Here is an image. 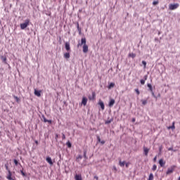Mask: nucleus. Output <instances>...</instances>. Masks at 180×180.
Segmentation results:
<instances>
[{"label":"nucleus","instance_id":"obj_18","mask_svg":"<svg viewBox=\"0 0 180 180\" xmlns=\"http://www.w3.org/2000/svg\"><path fill=\"white\" fill-rule=\"evenodd\" d=\"M82 160V155H79L77 157V158H76L77 162H79V160Z\"/></svg>","mask_w":180,"mask_h":180},{"label":"nucleus","instance_id":"obj_50","mask_svg":"<svg viewBox=\"0 0 180 180\" xmlns=\"http://www.w3.org/2000/svg\"><path fill=\"white\" fill-rule=\"evenodd\" d=\"M47 122L51 124V120H48Z\"/></svg>","mask_w":180,"mask_h":180},{"label":"nucleus","instance_id":"obj_4","mask_svg":"<svg viewBox=\"0 0 180 180\" xmlns=\"http://www.w3.org/2000/svg\"><path fill=\"white\" fill-rule=\"evenodd\" d=\"M175 170V166H172L170 168H169L166 172L167 175H169L170 174H172L174 171Z\"/></svg>","mask_w":180,"mask_h":180},{"label":"nucleus","instance_id":"obj_38","mask_svg":"<svg viewBox=\"0 0 180 180\" xmlns=\"http://www.w3.org/2000/svg\"><path fill=\"white\" fill-rule=\"evenodd\" d=\"M14 98H15L16 102H19V101H20V99H19V98H18V96H14Z\"/></svg>","mask_w":180,"mask_h":180},{"label":"nucleus","instance_id":"obj_45","mask_svg":"<svg viewBox=\"0 0 180 180\" xmlns=\"http://www.w3.org/2000/svg\"><path fill=\"white\" fill-rule=\"evenodd\" d=\"M94 179L98 180L99 177H98V176H94Z\"/></svg>","mask_w":180,"mask_h":180},{"label":"nucleus","instance_id":"obj_11","mask_svg":"<svg viewBox=\"0 0 180 180\" xmlns=\"http://www.w3.org/2000/svg\"><path fill=\"white\" fill-rule=\"evenodd\" d=\"M46 160V162L49 164V165H53V160H51V158L47 157Z\"/></svg>","mask_w":180,"mask_h":180},{"label":"nucleus","instance_id":"obj_22","mask_svg":"<svg viewBox=\"0 0 180 180\" xmlns=\"http://www.w3.org/2000/svg\"><path fill=\"white\" fill-rule=\"evenodd\" d=\"M97 140L98 143H101V144H105V141H101V137L97 136Z\"/></svg>","mask_w":180,"mask_h":180},{"label":"nucleus","instance_id":"obj_32","mask_svg":"<svg viewBox=\"0 0 180 180\" xmlns=\"http://www.w3.org/2000/svg\"><path fill=\"white\" fill-rule=\"evenodd\" d=\"M142 105H147V100H141Z\"/></svg>","mask_w":180,"mask_h":180},{"label":"nucleus","instance_id":"obj_33","mask_svg":"<svg viewBox=\"0 0 180 180\" xmlns=\"http://www.w3.org/2000/svg\"><path fill=\"white\" fill-rule=\"evenodd\" d=\"M20 173L22 175V176H26V173H25L23 170H20Z\"/></svg>","mask_w":180,"mask_h":180},{"label":"nucleus","instance_id":"obj_47","mask_svg":"<svg viewBox=\"0 0 180 180\" xmlns=\"http://www.w3.org/2000/svg\"><path fill=\"white\" fill-rule=\"evenodd\" d=\"M132 122L134 123V122H136V118H132Z\"/></svg>","mask_w":180,"mask_h":180},{"label":"nucleus","instance_id":"obj_27","mask_svg":"<svg viewBox=\"0 0 180 180\" xmlns=\"http://www.w3.org/2000/svg\"><path fill=\"white\" fill-rule=\"evenodd\" d=\"M119 164L121 167H124V164H126V162H124V161L122 162V160H120Z\"/></svg>","mask_w":180,"mask_h":180},{"label":"nucleus","instance_id":"obj_48","mask_svg":"<svg viewBox=\"0 0 180 180\" xmlns=\"http://www.w3.org/2000/svg\"><path fill=\"white\" fill-rule=\"evenodd\" d=\"M57 139H58V134L56 135V140H57Z\"/></svg>","mask_w":180,"mask_h":180},{"label":"nucleus","instance_id":"obj_6","mask_svg":"<svg viewBox=\"0 0 180 180\" xmlns=\"http://www.w3.org/2000/svg\"><path fill=\"white\" fill-rule=\"evenodd\" d=\"M8 174L7 175L6 178L8 180H15V177H12V172L11 170H8Z\"/></svg>","mask_w":180,"mask_h":180},{"label":"nucleus","instance_id":"obj_3","mask_svg":"<svg viewBox=\"0 0 180 180\" xmlns=\"http://www.w3.org/2000/svg\"><path fill=\"white\" fill-rule=\"evenodd\" d=\"M178 8H179V4L176 3V4H171L169 5V9L170 11H175V9H178Z\"/></svg>","mask_w":180,"mask_h":180},{"label":"nucleus","instance_id":"obj_34","mask_svg":"<svg viewBox=\"0 0 180 180\" xmlns=\"http://www.w3.org/2000/svg\"><path fill=\"white\" fill-rule=\"evenodd\" d=\"M135 92H136L137 95H140V91H139V89H136Z\"/></svg>","mask_w":180,"mask_h":180},{"label":"nucleus","instance_id":"obj_21","mask_svg":"<svg viewBox=\"0 0 180 180\" xmlns=\"http://www.w3.org/2000/svg\"><path fill=\"white\" fill-rule=\"evenodd\" d=\"M148 180H154V174H153V173H150V174Z\"/></svg>","mask_w":180,"mask_h":180},{"label":"nucleus","instance_id":"obj_5","mask_svg":"<svg viewBox=\"0 0 180 180\" xmlns=\"http://www.w3.org/2000/svg\"><path fill=\"white\" fill-rule=\"evenodd\" d=\"M143 149L144 155H146V157H147V155H148V153H150V148H148L146 146H143Z\"/></svg>","mask_w":180,"mask_h":180},{"label":"nucleus","instance_id":"obj_1","mask_svg":"<svg viewBox=\"0 0 180 180\" xmlns=\"http://www.w3.org/2000/svg\"><path fill=\"white\" fill-rule=\"evenodd\" d=\"M83 45V53H87L88 52V45H86V39L85 37L82 38L81 39V44H77V47H79V46Z\"/></svg>","mask_w":180,"mask_h":180},{"label":"nucleus","instance_id":"obj_15","mask_svg":"<svg viewBox=\"0 0 180 180\" xmlns=\"http://www.w3.org/2000/svg\"><path fill=\"white\" fill-rule=\"evenodd\" d=\"M113 105H115V99H110V101L109 102L110 108H112V106H113Z\"/></svg>","mask_w":180,"mask_h":180},{"label":"nucleus","instance_id":"obj_19","mask_svg":"<svg viewBox=\"0 0 180 180\" xmlns=\"http://www.w3.org/2000/svg\"><path fill=\"white\" fill-rule=\"evenodd\" d=\"M128 57H131V58H135L136 53H129Z\"/></svg>","mask_w":180,"mask_h":180},{"label":"nucleus","instance_id":"obj_20","mask_svg":"<svg viewBox=\"0 0 180 180\" xmlns=\"http://www.w3.org/2000/svg\"><path fill=\"white\" fill-rule=\"evenodd\" d=\"M168 129H172V130H175V122H173L172 126L169 127Z\"/></svg>","mask_w":180,"mask_h":180},{"label":"nucleus","instance_id":"obj_24","mask_svg":"<svg viewBox=\"0 0 180 180\" xmlns=\"http://www.w3.org/2000/svg\"><path fill=\"white\" fill-rule=\"evenodd\" d=\"M115 86V83L112 82L108 85V89H111V88H113Z\"/></svg>","mask_w":180,"mask_h":180},{"label":"nucleus","instance_id":"obj_44","mask_svg":"<svg viewBox=\"0 0 180 180\" xmlns=\"http://www.w3.org/2000/svg\"><path fill=\"white\" fill-rule=\"evenodd\" d=\"M153 161L154 162H155L157 161V156H155L154 158H153Z\"/></svg>","mask_w":180,"mask_h":180},{"label":"nucleus","instance_id":"obj_29","mask_svg":"<svg viewBox=\"0 0 180 180\" xmlns=\"http://www.w3.org/2000/svg\"><path fill=\"white\" fill-rule=\"evenodd\" d=\"M66 146H68V148H71V147H72L71 142L68 141V142L66 143Z\"/></svg>","mask_w":180,"mask_h":180},{"label":"nucleus","instance_id":"obj_7","mask_svg":"<svg viewBox=\"0 0 180 180\" xmlns=\"http://www.w3.org/2000/svg\"><path fill=\"white\" fill-rule=\"evenodd\" d=\"M34 95H36V96H38L39 98H40V96H41V90H37L34 89Z\"/></svg>","mask_w":180,"mask_h":180},{"label":"nucleus","instance_id":"obj_41","mask_svg":"<svg viewBox=\"0 0 180 180\" xmlns=\"http://www.w3.org/2000/svg\"><path fill=\"white\" fill-rule=\"evenodd\" d=\"M129 165H130V163H129V162L126 163V164H125L126 168H129Z\"/></svg>","mask_w":180,"mask_h":180},{"label":"nucleus","instance_id":"obj_51","mask_svg":"<svg viewBox=\"0 0 180 180\" xmlns=\"http://www.w3.org/2000/svg\"><path fill=\"white\" fill-rule=\"evenodd\" d=\"M35 143L39 144V142L37 141H35Z\"/></svg>","mask_w":180,"mask_h":180},{"label":"nucleus","instance_id":"obj_10","mask_svg":"<svg viewBox=\"0 0 180 180\" xmlns=\"http://www.w3.org/2000/svg\"><path fill=\"white\" fill-rule=\"evenodd\" d=\"M65 50H67L68 51H71V47L70 46V43L66 42L65 44Z\"/></svg>","mask_w":180,"mask_h":180},{"label":"nucleus","instance_id":"obj_31","mask_svg":"<svg viewBox=\"0 0 180 180\" xmlns=\"http://www.w3.org/2000/svg\"><path fill=\"white\" fill-rule=\"evenodd\" d=\"M142 64H143V65H144V68H146V67H147V62H146L145 60L142 61Z\"/></svg>","mask_w":180,"mask_h":180},{"label":"nucleus","instance_id":"obj_46","mask_svg":"<svg viewBox=\"0 0 180 180\" xmlns=\"http://www.w3.org/2000/svg\"><path fill=\"white\" fill-rule=\"evenodd\" d=\"M47 121H48V120H46V118H44V122L45 123H47Z\"/></svg>","mask_w":180,"mask_h":180},{"label":"nucleus","instance_id":"obj_39","mask_svg":"<svg viewBox=\"0 0 180 180\" xmlns=\"http://www.w3.org/2000/svg\"><path fill=\"white\" fill-rule=\"evenodd\" d=\"M62 140H65V134H62Z\"/></svg>","mask_w":180,"mask_h":180},{"label":"nucleus","instance_id":"obj_13","mask_svg":"<svg viewBox=\"0 0 180 180\" xmlns=\"http://www.w3.org/2000/svg\"><path fill=\"white\" fill-rule=\"evenodd\" d=\"M75 180H82V176L81 174H76L75 176Z\"/></svg>","mask_w":180,"mask_h":180},{"label":"nucleus","instance_id":"obj_17","mask_svg":"<svg viewBox=\"0 0 180 180\" xmlns=\"http://www.w3.org/2000/svg\"><path fill=\"white\" fill-rule=\"evenodd\" d=\"M63 57H64V58H66V59L70 58V53L69 52L65 53L63 55Z\"/></svg>","mask_w":180,"mask_h":180},{"label":"nucleus","instance_id":"obj_9","mask_svg":"<svg viewBox=\"0 0 180 180\" xmlns=\"http://www.w3.org/2000/svg\"><path fill=\"white\" fill-rule=\"evenodd\" d=\"M147 78H148V76L145 75L143 77V79L140 80V82H141V85H144V84H146V81H147Z\"/></svg>","mask_w":180,"mask_h":180},{"label":"nucleus","instance_id":"obj_2","mask_svg":"<svg viewBox=\"0 0 180 180\" xmlns=\"http://www.w3.org/2000/svg\"><path fill=\"white\" fill-rule=\"evenodd\" d=\"M29 23H30V20H25L24 23L20 24V29H22V30H25V29L29 26Z\"/></svg>","mask_w":180,"mask_h":180},{"label":"nucleus","instance_id":"obj_42","mask_svg":"<svg viewBox=\"0 0 180 180\" xmlns=\"http://www.w3.org/2000/svg\"><path fill=\"white\" fill-rule=\"evenodd\" d=\"M168 151H174V148H169Z\"/></svg>","mask_w":180,"mask_h":180},{"label":"nucleus","instance_id":"obj_14","mask_svg":"<svg viewBox=\"0 0 180 180\" xmlns=\"http://www.w3.org/2000/svg\"><path fill=\"white\" fill-rule=\"evenodd\" d=\"M98 105H100L102 110H105V104L102 101H99Z\"/></svg>","mask_w":180,"mask_h":180},{"label":"nucleus","instance_id":"obj_35","mask_svg":"<svg viewBox=\"0 0 180 180\" xmlns=\"http://www.w3.org/2000/svg\"><path fill=\"white\" fill-rule=\"evenodd\" d=\"M153 5H158V1H153Z\"/></svg>","mask_w":180,"mask_h":180},{"label":"nucleus","instance_id":"obj_43","mask_svg":"<svg viewBox=\"0 0 180 180\" xmlns=\"http://www.w3.org/2000/svg\"><path fill=\"white\" fill-rule=\"evenodd\" d=\"M5 167H6V169H7L8 171H10L9 167H8V165H5Z\"/></svg>","mask_w":180,"mask_h":180},{"label":"nucleus","instance_id":"obj_8","mask_svg":"<svg viewBox=\"0 0 180 180\" xmlns=\"http://www.w3.org/2000/svg\"><path fill=\"white\" fill-rule=\"evenodd\" d=\"M86 103H88V98H86V97H83L82 101V105H83V106H86Z\"/></svg>","mask_w":180,"mask_h":180},{"label":"nucleus","instance_id":"obj_36","mask_svg":"<svg viewBox=\"0 0 180 180\" xmlns=\"http://www.w3.org/2000/svg\"><path fill=\"white\" fill-rule=\"evenodd\" d=\"M14 164H15V165H18V164H19V162H18V160L16 159L14 160Z\"/></svg>","mask_w":180,"mask_h":180},{"label":"nucleus","instance_id":"obj_12","mask_svg":"<svg viewBox=\"0 0 180 180\" xmlns=\"http://www.w3.org/2000/svg\"><path fill=\"white\" fill-rule=\"evenodd\" d=\"M159 164L160 167H164V165H165V161L164 160V159H160L159 160Z\"/></svg>","mask_w":180,"mask_h":180},{"label":"nucleus","instance_id":"obj_37","mask_svg":"<svg viewBox=\"0 0 180 180\" xmlns=\"http://www.w3.org/2000/svg\"><path fill=\"white\" fill-rule=\"evenodd\" d=\"M152 94V96H153V98H157V96H155V94H154V91H150Z\"/></svg>","mask_w":180,"mask_h":180},{"label":"nucleus","instance_id":"obj_23","mask_svg":"<svg viewBox=\"0 0 180 180\" xmlns=\"http://www.w3.org/2000/svg\"><path fill=\"white\" fill-rule=\"evenodd\" d=\"M1 59L2 60L3 63L6 64V57H4V56H1Z\"/></svg>","mask_w":180,"mask_h":180},{"label":"nucleus","instance_id":"obj_28","mask_svg":"<svg viewBox=\"0 0 180 180\" xmlns=\"http://www.w3.org/2000/svg\"><path fill=\"white\" fill-rule=\"evenodd\" d=\"M77 30H78L79 34H81L82 30H81V28L79 27V23H77Z\"/></svg>","mask_w":180,"mask_h":180},{"label":"nucleus","instance_id":"obj_16","mask_svg":"<svg viewBox=\"0 0 180 180\" xmlns=\"http://www.w3.org/2000/svg\"><path fill=\"white\" fill-rule=\"evenodd\" d=\"M96 96V94H95V92H92V97H89V99L90 101H94V99H95Z\"/></svg>","mask_w":180,"mask_h":180},{"label":"nucleus","instance_id":"obj_40","mask_svg":"<svg viewBox=\"0 0 180 180\" xmlns=\"http://www.w3.org/2000/svg\"><path fill=\"white\" fill-rule=\"evenodd\" d=\"M84 158H86V159L87 158H86V150H84Z\"/></svg>","mask_w":180,"mask_h":180},{"label":"nucleus","instance_id":"obj_30","mask_svg":"<svg viewBox=\"0 0 180 180\" xmlns=\"http://www.w3.org/2000/svg\"><path fill=\"white\" fill-rule=\"evenodd\" d=\"M152 170L157 171V165H153V166L152 167Z\"/></svg>","mask_w":180,"mask_h":180},{"label":"nucleus","instance_id":"obj_49","mask_svg":"<svg viewBox=\"0 0 180 180\" xmlns=\"http://www.w3.org/2000/svg\"><path fill=\"white\" fill-rule=\"evenodd\" d=\"M159 150H160V151H161V150H162V146H160V147L159 148Z\"/></svg>","mask_w":180,"mask_h":180},{"label":"nucleus","instance_id":"obj_25","mask_svg":"<svg viewBox=\"0 0 180 180\" xmlns=\"http://www.w3.org/2000/svg\"><path fill=\"white\" fill-rule=\"evenodd\" d=\"M112 122H113V119L107 120L105 121V124H110V123H112Z\"/></svg>","mask_w":180,"mask_h":180},{"label":"nucleus","instance_id":"obj_26","mask_svg":"<svg viewBox=\"0 0 180 180\" xmlns=\"http://www.w3.org/2000/svg\"><path fill=\"white\" fill-rule=\"evenodd\" d=\"M148 87L149 88L150 91L153 92V86L151 84H148Z\"/></svg>","mask_w":180,"mask_h":180}]
</instances>
